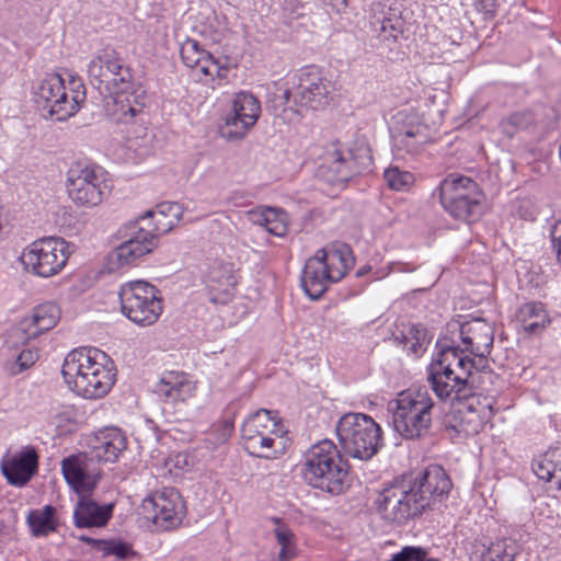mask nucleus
I'll return each mask as SVG.
<instances>
[{"label": "nucleus", "instance_id": "1", "mask_svg": "<svg viewBox=\"0 0 561 561\" xmlns=\"http://www.w3.org/2000/svg\"><path fill=\"white\" fill-rule=\"evenodd\" d=\"M451 488L444 468L431 465L416 474H403L386 484L376 500L377 511L385 522L403 526L435 510L448 497Z\"/></svg>", "mask_w": 561, "mask_h": 561}, {"label": "nucleus", "instance_id": "2", "mask_svg": "<svg viewBox=\"0 0 561 561\" xmlns=\"http://www.w3.org/2000/svg\"><path fill=\"white\" fill-rule=\"evenodd\" d=\"M61 374L67 385L85 399L103 398L116 380V368L108 355L95 347L71 351Z\"/></svg>", "mask_w": 561, "mask_h": 561}, {"label": "nucleus", "instance_id": "3", "mask_svg": "<svg viewBox=\"0 0 561 561\" xmlns=\"http://www.w3.org/2000/svg\"><path fill=\"white\" fill-rule=\"evenodd\" d=\"M300 473L308 485L331 495H340L350 486V466L329 439L312 445L304 454Z\"/></svg>", "mask_w": 561, "mask_h": 561}, {"label": "nucleus", "instance_id": "4", "mask_svg": "<svg viewBox=\"0 0 561 561\" xmlns=\"http://www.w3.org/2000/svg\"><path fill=\"white\" fill-rule=\"evenodd\" d=\"M435 402L426 388L401 392L388 403L393 430L404 439H421L430 434Z\"/></svg>", "mask_w": 561, "mask_h": 561}, {"label": "nucleus", "instance_id": "5", "mask_svg": "<svg viewBox=\"0 0 561 561\" xmlns=\"http://www.w3.org/2000/svg\"><path fill=\"white\" fill-rule=\"evenodd\" d=\"M335 432L340 451L354 459L370 460L385 445L380 425L364 413H345L339 419Z\"/></svg>", "mask_w": 561, "mask_h": 561}, {"label": "nucleus", "instance_id": "6", "mask_svg": "<svg viewBox=\"0 0 561 561\" xmlns=\"http://www.w3.org/2000/svg\"><path fill=\"white\" fill-rule=\"evenodd\" d=\"M350 248L344 244L319 249L309 257L301 274V286L305 293L317 300L327 291L329 284L341 280L347 273Z\"/></svg>", "mask_w": 561, "mask_h": 561}, {"label": "nucleus", "instance_id": "7", "mask_svg": "<svg viewBox=\"0 0 561 561\" xmlns=\"http://www.w3.org/2000/svg\"><path fill=\"white\" fill-rule=\"evenodd\" d=\"M273 412L261 409L251 414L241 426V439L245 451L257 458L275 459L283 454L284 426Z\"/></svg>", "mask_w": 561, "mask_h": 561}, {"label": "nucleus", "instance_id": "8", "mask_svg": "<svg viewBox=\"0 0 561 561\" xmlns=\"http://www.w3.org/2000/svg\"><path fill=\"white\" fill-rule=\"evenodd\" d=\"M88 77L102 95L125 94L133 90L130 68L112 46L96 50L88 65Z\"/></svg>", "mask_w": 561, "mask_h": 561}, {"label": "nucleus", "instance_id": "9", "mask_svg": "<svg viewBox=\"0 0 561 561\" xmlns=\"http://www.w3.org/2000/svg\"><path fill=\"white\" fill-rule=\"evenodd\" d=\"M75 244L59 237H46L27 245L20 261L27 273L39 277H50L58 274L66 265Z\"/></svg>", "mask_w": 561, "mask_h": 561}, {"label": "nucleus", "instance_id": "10", "mask_svg": "<svg viewBox=\"0 0 561 561\" xmlns=\"http://www.w3.org/2000/svg\"><path fill=\"white\" fill-rule=\"evenodd\" d=\"M118 296L122 313L138 325H151L162 313L160 290L148 282L133 280L123 284Z\"/></svg>", "mask_w": 561, "mask_h": 561}, {"label": "nucleus", "instance_id": "11", "mask_svg": "<svg viewBox=\"0 0 561 561\" xmlns=\"http://www.w3.org/2000/svg\"><path fill=\"white\" fill-rule=\"evenodd\" d=\"M294 91L285 90L282 104L288 105L290 99L297 106L319 111L325 108L334 92V83L317 66H307L296 75Z\"/></svg>", "mask_w": 561, "mask_h": 561}, {"label": "nucleus", "instance_id": "12", "mask_svg": "<svg viewBox=\"0 0 561 561\" xmlns=\"http://www.w3.org/2000/svg\"><path fill=\"white\" fill-rule=\"evenodd\" d=\"M119 233L126 240L110 254L111 264L117 268L138 264L144 256L157 248L158 236L141 220L129 221L121 228Z\"/></svg>", "mask_w": 561, "mask_h": 561}, {"label": "nucleus", "instance_id": "13", "mask_svg": "<svg viewBox=\"0 0 561 561\" xmlns=\"http://www.w3.org/2000/svg\"><path fill=\"white\" fill-rule=\"evenodd\" d=\"M426 381L434 394L442 401L473 399V389L479 383L471 370L458 371L447 367H426Z\"/></svg>", "mask_w": 561, "mask_h": 561}, {"label": "nucleus", "instance_id": "14", "mask_svg": "<svg viewBox=\"0 0 561 561\" xmlns=\"http://www.w3.org/2000/svg\"><path fill=\"white\" fill-rule=\"evenodd\" d=\"M261 111V103L254 94L247 91L237 93L219 127L221 137L231 141L243 139L257 123Z\"/></svg>", "mask_w": 561, "mask_h": 561}, {"label": "nucleus", "instance_id": "15", "mask_svg": "<svg viewBox=\"0 0 561 561\" xmlns=\"http://www.w3.org/2000/svg\"><path fill=\"white\" fill-rule=\"evenodd\" d=\"M140 510L158 529L171 530L182 523L184 502L178 490L164 488L144 499Z\"/></svg>", "mask_w": 561, "mask_h": 561}, {"label": "nucleus", "instance_id": "16", "mask_svg": "<svg viewBox=\"0 0 561 561\" xmlns=\"http://www.w3.org/2000/svg\"><path fill=\"white\" fill-rule=\"evenodd\" d=\"M106 187L102 172L94 167L78 163L67 173L69 197L79 206L99 205L104 198Z\"/></svg>", "mask_w": 561, "mask_h": 561}, {"label": "nucleus", "instance_id": "17", "mask_svg": "<svg viewBox=\"0 0 561 561\" xmlns=\"http://www.w3.org/2000/svg\"><path fill=\"white\" fill-rule=\"evenodd\" d=\"M325 161L339 182H347L356 175L370 172L373 168L371 150L365 145L343 150L339 141L333 142L327 151Z\"/></svg>", "mask_w": 561, "mask_h": 561}, {"label": "nucleus", "instance_id": "18", "mask_svg": "<svg viewBox=\"0 0 561 561\" xmlns=\"http://www.w3.org/2000/svg\"><path fill=\"white\" fill-rule=\"evenodd\" d=\"M390 133L394 150L411 154L416 153L431 140L428 126L417 114L407 110L399 111L392 116Z\"/></svg>", "mask_w": 561, "mask_h": 561}, {"label": "nucleus", "instance_id": "19", "mask_svg": "<svg viewBox=\"0 0 561 561\" xmlns=\"http://www.w3.org/2000/svg\"><path fill=\"white\" fill-rule=\"evenodd\" d=\"M405 7L401 0H382L371 4L370 25L382 42H397L403 35Z\"/></svg>", "mask_w": 561, "mask_h": 561}, {"label": "nucleus", "instance_id": "20", "mask_svg": "<svg viewBox=\"0 0 561 561\" xmlns=\"http://www.w3.org/2000/svg\"><path fill=\"white\" fill-rule=\"evenodd\" d=\"M34 101L37 107L48 113L58 122L72 116V108L67 102L64 79L58 73L47 75L35 88Z\"/></svg>", "mask_w": 561, "mask_h": 561}, {"label": "nucleus", "instance_id": "21", "mask_svg": "<svg viewBox=\"0 0 561 561\" xmlns=\"http://www.w3.org/2000/svg\"><path fill=\"white\" fill-rule=\"evenodd\" d=\"M61 471L66 482L78 495H91L101 478L100 470L92 468V462L85 454L64 458Z\"/></svg>", "mask_w": 561, "mask_h": 561}, {"label": "nucleus", "instance_id": "22", "mask_svg": "<svg viewBox=\"0 0 561 561\" xmlns=\"http://www.w3.org/2000/svg\"><path fill=\"white\" fill-rule=\"evenodd\" d=\"M60 319V310L54 302H45L36 306L31 317L24 318L11 330L10 339L13 343L25 344L41 333L53 329Z\"/></svg>", "mask_w": 561, "mask_h": 561}, {"label": "nucleus", "instance_id": "23", "mask_svg": "<svg viewBox=\"0 0 561 561\" xmlns=\"http://www.w3.org/2000/svg\"><path fill=\"white\" fill-rule=\"evenodd\" d=\"M196 391V382L183 371H165L153 392L165 403L184 402Z\"/></svg>", "mask_w": 561, "mask_h": 561}, {"label": "nucleus", "instance_id": "24", "mask_svg": "<svg viewBox=\"0 0 561 561\" xmlns=\"http://www.w3.org/2000/svg\"><path fill=\"white\" fill-rule=\"evenodd\" d=\"M438 197L444 208L461 199L481 198L479 185L465 175H449L434 190L433 197Z\"/></svg>", "mask_w": 561, "mask_h": 561}, {"label": "nucleus", "instance_id": "25", "mask_svg": "<svg viewBox=\"0 0 561 561\" xmlns=\"http://www.w3.org/2000/svg\"><path fill=\"white\" fill-rule=\"evenodd\" d=\"M238 283L236 270L232 263L215 261L206 275V284L214 294L211 301L226 302L233 296Z\"/></svg>", "mask_w": 561, "mask_h": 561}, {"label": "nucleus", "instance_id": "26", "mask_svg": "<svg viewBox=\"0 0 561 561\" xmlns=\"http://www.w3.org/2000/svg\"><path fill=\"white\" fill-rule=\"evenodd\" d=\"M37 468L38 455L36 450L33 447H26L3 462L1 471L11 485L24 486L37 472Z\"/></svg>", "mask_w": 561, "mask_h": 561}, {"label": "nucleus", "instance_id": "27", "mask_svg": "<svg viewBox=\"0 0 561 561\" xmlns=\"http://www.w3.org/2000/svg\"><path fill=\"white\" fill-rule=\"evenodd\" d=\"M493 328L482 319H473L460 325V339L471 355L490 354L493 346Z\"/></svg>", "mask_w": 561, "mask_h": 561}, {"label": "nucleus", "instance_id": "28", "mask_svg": "<svg viewBox=\"0 0 561 561\" xmlns=\"http://www.w3.org/2000/svg\"><path fill=\"white\" fill-rule=\"evenodd\" d=\"M90 496L79 495L73 511V523L78 528L103 527L112 517L114 504L100 505Z\"/></svg>", "mask_w": 561, "mask_h": 561}, {"label": "nucleus", "instance_id": "29", "mask_svg": "<svg viewBox=\"0 0 561 561\" xmlns=\"http://www.w3.org/2000/svg\"><path fill=\"white\" fill-rule=\"evenodd\" d=\"M183 207L176 202H163L157 205L156 209L148 210L145 215L138 217L156 234L167 233L182 218Z\"/></svg>", "mask_w": 561, "mask_h": 561}, {"label": "nucleus", "instance_id": "30", "mask_svg": "<svg viewBox=\"0 0 561 561\" xmlns=\"http://www.w3.org/2000/svg\"><path fill=\"white\" fill-rule=\"evenodd\" d=\"M482 420L473 403L468 400L461 403V408H457L451 413L446 414L442 422L444 428L456 436L468 434L469 432H478Z\"/></svg>", "mask_w": 561, "mask_h": 561}, {"label": "nucleus", "instance_id": "31", "mask_svg": "<svg viewBox=\"0 0 561 561\" xmlns=\"http://www.w3.org/2000/svg\"><path fill=\"white\" fill-rule=\"evenodd\" d=\"M126 445V437L121 430L106 428L96 435L92 453L100 461L115 462Z\"/></svg>", "mask_w": 561, "mask_h": 561}, {"label": "nucleus", "instance_id": "32", "mask_svg": "<svg viewBox=\"0 0 561 561\" xmlns=\"http://www.w3.org/2000/svg\"><path fill=\"white\" fill-rule=\"evenodd\" d=\"M465 348L449 343L446 339L436 342V353L433 355L428 365L436 367H447L458 371L471 370L472 365H468V356Z\"/></svg>", "mask_w": 561, "mask_h": 561}, {"label": "nucleus", "instance_id": "33", "mask_svg": "<svg viewBox=\"0 0 561 561\" xmlns=\"http://www.w3.org/2000/svg\"><path fill=\"white\" fill-rule=\"evenodd\" d=\"M533 471L540 480L553 482L561 489V447L547 450L540 460L533 463Z\"/></svg>", "mask_w": 561, "mask_h": 561}, {"label": "nucleus", "instance_id": "34", "mask_svg": "<svg viewBox=\"0 0 561 561\" xmlns=\"http://www.w3.org/2000/svg\"><path fill=\"white\" fill-rule=\"evenodd\" d=\"M517 320L522 323L524 331L530 334H538L550 322L541 302H526L518 309Z\"/></svg>", "mask_w": 561, "mask_h": 561}, {"label": "nucleus", "instance_id": "35", "mask_svg": "<svg viewBox=\"0 0 561 561\" xmlns=\"http://www.w3.org/2000/svg\"><path fill=\"white\" fill-rule=\"evenodd\" d=\"M396 340L403 344L411 354L420 357L431 343L432 336L424 325L417 323L410 324L405 331L396 336Z\"/></svg>", "mask_w": 561, "mask_h": 561}, {"label": "nucleus", "instance_id": "36", "mask_svg": "<svg viewBox=\"0 0 561 561\" xmlns=\"http://www.w3.org/2000/svg\"><path fill=\"white\" fill-rule=\"evenodd\" d=\"M55 513L56 510L51 505H46L43 510L30 512L27 523L34 536H46L50 531L56 530V523L54 520Z\"/></svg>", "mask_w": 561, "mask_h": 561}, {"label": "nucleus", "instance_id": "37", "mask_svg": "<svg viewBox=\"0 0 561 561\" xmlns=\"http://www.w3.org/2000/svg\"><path fill=\"white\" fill-rule=\"evenodd\" d=\"M273 520L278 524L274 530L275 538L280 546L278 559H293L296 556L293 531L288 526L282 524L279 518L275 517Z\"/></svg>", "mask_w": 561, "mask_h": 561}, {"label": "nucleus", "instance_id": "38", "mask_svg": "<svg viewBox=\"0 0 561 561\" xmlns=\"http://www.w3.org/2000/svg\"><path fill=\"white\" fill-rule=\"evenodd\" d=\"M518 547L514 542L499 541L482 554V561H515Z\"/></svg>", "mask_w": 561, "mask_h": 561}, {"label": "nucleus", "instance_id": "39", "mask_svg": "<svg viewBox=\"0 0 561 561\" xmlns=\"http://www.w3.org/2000/svg\"><path fill=\"white\" fill-rule=\"evenodd\" d=\"M481 198H466L444 208L450 216L460 220H468L479 214Z\"/></svg>", "mask_w": 561, "mask_h": 561}, {"label": "nucleus", "instance_id": "40", "mask_svg": "<svg viewBox=\"0 0 561 561\" xmlns=\"http://www.w3.org/2000/svg\"><path fill=\"white\" fill-rule=\"evenodd\" d=\"M488 355H473L474 358L468 356V365H472V371L476 375V378L479 380V383L474 388H480L481 390H486L483 386L485 379L492 382L495 375L493 374L491 366L488 362Z\"/></svg>", "mask_w": 561, "mask_h": 561}, {"label": "nucleus", "instance_id": "41", "mask_svg": "<svg viewBox=\"0 0 561 561\" xmlns=\"http://www.w3.org/2000/svg\"><path fill=\"white\" fill-rule=\"evenodd\" d=\"M383 178L387 185L394 191H405L414 182V175L411 172L402 171L397 167L387 169Z\"/></svg>", "mask_w": 561, "mask_h": 561}, {"label": "nucleus", "instance_id": "42", "mask_svg": "<svg viewBox=\"0 0 561 561\" xmlns=\"http://www.w3.org/2000/svg\"><path fill=\"white\" fill-rule=\"evenodd\" d=\"M180 53L184 65L192 69L197 68L202 56H207V50L204 49L203 46L193 38H187L181 45Z\"/></svg>", "mask_w": 561, "mask_h": 561}, {"label": "nucleus", "instance_id": "43", "mask_svg": "<svg viewBox=\"0 0 561 561\" xmlns=\"http://www.w3.org/2000/svg\"><path fill=\"white\" fill-rule=\"evenodd\" d=\"M533 122L529 112H515L501 122L503 133L513 137L517 129L527 127Z\"/></svg>", "mask_w": 561, "mask_h": 561}, {"label": "nucleus", "instance_id": "44", "mask_svg": "<svg viewBox=\"0 0 561 561\" xmlns=\"http://www.w3.org/2000/svg\"><path fill=\"white\" fill-rule=\"evenodd\" d=\"M115 105L117 106V119L124 124L131 123L136 117L144 114L142 108L137 104L133 105L128 96L124 99H115Z\"/></svg>", "mask_w": 561, "mask_h": 561}, {"label": "nucleus", "instance_id": "45", "mask_svg": "<svg viewBox=\"0 0 561 561\" xmlns=\"http://www.w3.org/2000/svg\"><path fill=\"white\" fill-rule=\"evenodd\" d=\"M101 550L104 556H115L122 560L135 554L131 546L124 541L105 540Z\"/></svg>", "mask_w": 561, "mask_h": 561}, {"label": "nucleus", "instance_id": "46", "mask_svg": "<svg viewBox=\"0 0 561 561\" xmlns=\"http://www.w3.org/2000/svg\"><path fill=\"white\" fill-rule=\"evenodd\" d=\"M71 96L67 94V102L72 108V115L77 113L79 106L85 101V87L80 79L71 78L69 81Z\"/></svg>", "mask_w": 561, "mask_h": 561}, {"label": "nucleus", "instance_id": "47", "mask_svg": "<svg viewBox=\"0 0 561 561\" xmlns=\"http://www.w3.org/2000/svg\"><path fill=\"white\" fill-rule=\"evenodd\" d=\"M266 231L276 237H284L288 231L286 213L274 208V216H271L266 226Z\"/></svg>", "mask_w": 561, "mask_h": 561}, {"label": "nucleus", "instance_id": "48", "mask_svg": "<svg viewBox=\"0 0 561 561\" xmlns=\"http://www.w3.org/2000/svg\"><path fill=\"white\" fill-rule=\"evenodd\" d=\"M427 551L421 547L407 546L393 554L391 561H424Z\"/></svg>", "mask_w": 561, "mask_h": 561}, {"label": "nucleus", "instance_id": "49", "mask_svg": "<svg viewBox=\"0 0 561 561\" xmlns=\"http://www.w3.org/2000/svg\"><path fill=\"white\" fill-rule=\"evenodd\" d=\"M427 551L421 547L407 546L393 554L391 561H424Z\"/></svg>", "mask_w": 561, "mask_h": 561}, {"label": "nucleus", "instance_id": "50", "mask_svg": "<svg viewBox=\"0 0 561 561\" xmlns=\"http://www.w3.org/2000/svg\"><path fill=\"white\" fill-rule=\"evenodd\" d=\"M39 357L38 350L34 347L23 348L16 357L20 371L34 365Z\"/></svg>", "mask_w": 561, "mask_h": 561}, {"label": "nucleus", "instance_id": "51", "mask_svg": "<svg viewBox=\"0 0 561 561\" xmlns=\"http://www.w3.org/2000/svg\"><path fill=\"white\" fill-rule=\"evenodd\" d=\"M250 219L253 224L266 228L271 216H274L273 207H264L249 213Z\"/></svg>", "mask_w": 561, "mask_h": 561}, {"label": "nucleus", "instance_id": "52", "mask_svg": "<svg viewBox=\"0 0 561 561\" xmlns=\"http://www.w3.org/2000/svg\"><path fill=\"white\" fill-rule=\"evenodd\" d=\"M218 64V60L207 51V56L201 57L197 68L204 76H214V70Z\"/></svg>", "mask_w": 561, "mask_h": 561}, {"label": "nucleus", "instance_id": "53", "mask_svg": "<svg viewBox=\"0 0 561 561\" xmlns=\"http://www.w3.org/2000/svg\"><path fill=\"white\" fill-rule=\"evenodd\" d=\"M473 7L477 11L492 18L495 13L496 0H473Z\"/></svg>", "mask_w": 561, "mask_h": 561}, {"label": "nucleus", "instance_id": "54", "mask_svg": "<svg viewBox=\"0 0 561 561\" xmlns=\"http://www.w3.org/2000/svg\"><path fill=\"white\" fill-rule=\"evenodd\" d=\"M551 241L557 253V259L561 263V220L556 222L551 230Z\"/></svg>", "mask_w": 561, "mask_h": 561}, {"label": "nucleus", "instance_id": "55", "mask_svg": "<svg viewBox=\"0 0 561 561\" xmlns=\"http://www.w3.org/2000/svg\"><path fill=\"white\" fill-rule=\"evenodd\" d=\"M234 430L233 420L226 419L219 425V439L226 442L229 437H231Z\"/></svg>", "mask_w": 561, "mask_h": 561}, {"label": "nucleus", "instance_id": "56", "mask_svg": "<svg viewBox=\"0 0 561 561\" xmlns=\"http://www.w3.org/2000/svg\"><path fill=\"white\" fill-rule=\"evenodd\" d=\"M79 540L82 541V542H87L89 545H92L93 547H95L99 550H101L103 543H105V539H94V538L88 537L85 535L80 536Z\"/></svg>", "mask_w": 561, "mask_h": 561}, {"label": "nucleus", "instance_id": "57", "mask_svg": "<svg viewBox=\"0 0 561 561\" xmlns=\"http://www.w3.org/2000/svg\"><path fill=\"white\" fill-rule=\"evenodd\" d=\"M324 1L337 12L343 11L348 4V0H324Z\"/></svg>", "mask_w": 561, "mask_h": 561}, {"label": "nucleus", "instance_id": "58", "mask_svg": "<svg viewBox=\"0 0 561 561\" xmlns=\"http://www.w3.org/2000/svg\"><path fill=\"white\" fill-rule=\"evenodd\" d=\"M228 72H229V68L226 66H220L219 64L216 66V68L214 70V73H216V76L219 79H226L228 76Z\"/></svg>", "mask_w": 561, "mask_h": 561}, {"label": "nucleus", "instance_id": "59", "mask_svg": "<svg viewBox=\"0 0 561 561\" xmlns=\"http://www.w3.org/2000/svg\"><path fill=\"white\" fill-rule=\"evenodd\" d=\"M288 108H289L294 114H296V115H299V114H300V112H299V110H298V108L294 110V108H293V107H290V106H289Z\"/></svg>", "mask_w": 561, "mask_h": 561}, {"label": "nucleus", "instance_id": "60", "mask_svg": "<svg viewBox=\"0 0 561 561\" xmlns=\"http://www.w3.org/2000/svg\"><path fill=\"white\" fill-rule=\"evenodd\" d=\"M424 561H439V560L435 559V558H427V557H425Z\"/></svg>", "mask_w": 561, "mask_h": 561}, {"label": "nucleus", "instance_id": "61", "mask_svg": "<svg viewBox=\"0 0 561 561\" xmlns=\"http://www.w3.org/2000/svg\"><path fill=\"white\" fill-rule=\"evenodd\" d=\"M364 273H365V270H360V271H358V272H357V274H356V275H357V276H362Z\"/></svg>", "mask_w": 561, "mask_h": 561}, {"label": "nucleus", "instance_id": "62", "mask_svg": "<svg viewBox=\"0 0 561 561\" xmlns=\"http://www.w3.org/2000/svg\"><path fill=\"white\" fill-rule=\"evenodd\" d=\"M289 559H279V561H288Z\"/></svg>", "mask_w": 561, "mask_h": 561}]
</instances>
